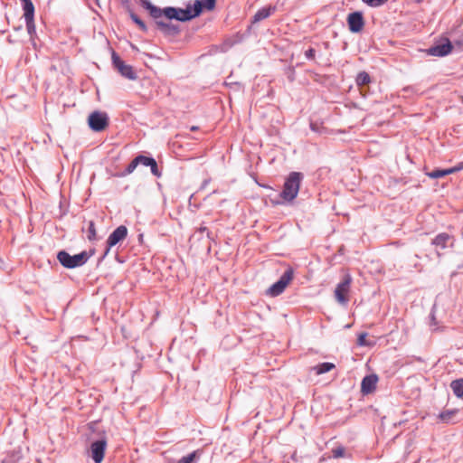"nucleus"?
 <instances>
[{
    "mask_svg": "<svg viewBox=\"0 0 463 463\" xmlns=\"http://www.w3.org/2000/svg\"><path fill=\"white\" fill-rule=\"evenodd\" d=\"M130 18L132 21L139 27V29L143 32L147 31V27L145 23L132 11L129 12Z\"/></svg>",
    "mask_w": 463,
    "mask_h": 463,
    "instance_id": "21",
    "label": "nucleus"
},
{
    "mask_svg": "<svg viewBox=\"0 0 463 463\" xmlns=\"http://www.w3.org/2000/svg\"><path fill=\"white\" fill-rule=\"evenodd\" d=\"M366 336H367L366 333L360 334L357 338V345L360 346L371 345V344L366 341Z\"/></svg>",
    "mask_w": 463,
    "mask_h": 463,
    "instance_id": "28",
    "label": "nucleus"
},
{
    "mask_svg": "<svg viewBox=\"0 0 463 463\" xmlns=\"http://www.w3.org/2000/svg\"><path fill=\"white\" fill-rule=\"evenodd\" d=\"M195 129H197V128H196V127H193V128H192V130H195Z\"/></svg>",
    "mask_w": 463,
    "mask_h": 463,
    "instance_id": "38",
    "label": "nucleus"
},
{
    "mask_svg": "<svg viewBox=\"0 0 463 463\" xmlns=\"http://www.w3.org/2000/svg\"><path fill=\"white\" fill-rule=\"evenodd\" d=\"M455 413H456V411H452V410L444 411L439 414V419L444 422H449L451 418L455 415Z\"/></svg>",
    "mask_w": 463,
    "mask_h": 463,
    "instance_id": "23",
    "label": "nucleus"
},
{
    "mask_svg": "<svg viewBox=\"0 0 463 463\" xmlns=\"http://www.w3.org/2000/svg\"><path fill=\"white\" fill-rule=\"evenodd\" d=\"M197 232H206V235L207 237L210 239V240H213V236H212V232L208 230V228L206 226H200L198 229H197Z\"/></svg>",
    "mask_w": 463,
    "mask_h": 463,
    "instance_id": "32",
    "label": "nucleus"
},
{
    "mask_svg": "<svg viewBox=\"0 0 463 463\" xmlns=\"http://www.w3.org/2000/svg\"><path fill=\"white\" fill-rule=\"evenodd\" d=\"M293 279V269L291 268L285 270L279 279L272 284L267 290V294L270 297L280 295Z\"/></svg>",
    "mask_w": 463,
    "mask_h": 463,
    "instance_id": "5",
    "label": "nucleus"
},
{
    "mask_svg": "<svg viewBox=\"0 0 463 463\" xmlns=\"http://www.w3.org/2000/svg\"><path fill=\"white\" fill-rule=\"evenodd\" d=\"M216 2H194V8L195 10L200 9V14L202 13L203 9H206L208 11H212L215 7Z\"/></svg>",
    "mask_w": 463,
    "mask_h": 463,
    "instance_id": "19",
    "label": "nucleus"
},
{
    "mask_svg": "<svg viewBox=\"0 0 463 463\" xmlns=\"http://www.w3.org/2000/svg\"><path fill=\"white\" fill-rule=\"evenodd\" d=\"M316 51L313 48H309L305 52V57L307 60H313L315 58Z\"/></svg>",
    "mask_w": 463,
    "mask_h": 463,
    "instance_id": "31",
    "label": "nucleus"
},
{
    "mask_svg": "<svg viewBox=\"0 0 463 463\" xmlns=\"http://www.w3.org/2000/svg\"><path fill=\"white\" fill-rule=\"evenodd\" d=\"M144 9L148 11L150 16L155 21L157 30L165 35H176L180 32V27L173 23V20L178 22H186L198 16L200 9L195 10L194 5H188L186 8L165 7L160 8L151 2H141Z\"/></svg>",
    "mask_w": 463,
    "mask_h": 463,
    "instance_id": "1",
    "label": "nucleus"
},
{
    "mask_svg": "<svg viewBox=\"0 0 463 463\" xmlns=\"http://www.w3.org/2000/svg\"><path fill=\"white\" fill-rule=\"evenodd\" d=\"M137 159L136 157L129 163V165L126 167V169L124 170V172H122L121 174L118 175V176H126V175H130L131 173L134 172V170L137 168Z\"/></svg>",
    "mask_w": 463,
    "mask_h": 463,
    "instance_id": "22",
    "label": "nucleus"
},
{
    "mask_svg": "<svg viewBox=\"0 0 463 463\" xmlns=\"http://www.w3.org/2000/svg\"><path fill=\"white\" fill-rule=\"evenodd\" d=\"M372 7H378L382 5L384 2H366Z\"/></svg>",
    "mask_w": 463,
    "mask_h": 463,
    "instance_id": "34",
    "label": "nucleus"
},
{
    "mask_svg": "<svg viewBox=\"0 0 463 463\" xmlns=\"http://www.w3.org/2000/svg\"><path fill=\"white\" fill-rule=\"evenodd\" d=\"M23 10L27 33L30 35L31 42L34 44L36 27L34 24V6L33 2H24Z\"/></svg>",
    "mask_w": 463,
    "mask_h": 463,
    "instance_id": "4",
    "label": "nucleus"
},
{
    "mask_svg": "<svg viewBox=\"0 0 463 463\" xmlns=\"http://www.w3.org/2000/svg\"><path fill=\"white\" fill-rule=\"evenodd\" d=\"M332 453H333V458H342V457H345V449L344 447L339 446V447L334 449L332 450Z\"/></svg>",
    "mask_w": 463,
    "mask_h": 463,
    "instance_id": "26",
    "label": "nucleus"
},
{
    "mask_svg": "<svg viewBox=\"0 0 463 463\" xmlns=\"http://www.w3.org/2000/svg\"><path fill=\"white\" fill-rule=\"evenodd\" d=\"M378 382V377L376 374H369L364 377L361 383V392L364 394H369L373 392Z\"/></svg>",
    "mask_w": 463,
    "mask_h": 463,
    "instance_id": "13",
    "label": "nucleus"
},
{
    "mask_svg": "<svg viewBox=\"0 0 463 463\" xmlns=\"http://www.w3.org/2000/svg\"><path fill=\"white\" fill-rule=\"evenodd\" d=\"M113 66L124 78L134 80L137 79V73L134 71L132 66L126 64L116 52H112L111 54Z\"/></svg>",
    "mask_w": 463,
    "mask_h": 463,
    "instance_id": "6",
    "label": "nucleus"
},
{
    "mask_svg": "<svg viewBox=\"0 0 463 463\" xmlns=\"http://www.w3.org/2000/svg\"><path fill=\"white\" fill-rule=\"evenodd\" d=\"M451 240L449 234L446 232L439 233L433 240L432 244L440 249H445L448 245V242Z\"/></svg>",
    "mask_w": 463,
    "mask_h": 463,
    "instance_id": "15",
    "label": "nucleus"
},
{
    "mask_svg": "<svg viewBox=\"0 0 463 463\" xmlns=\"http://www.w3.org/2000/svg\"><path fill=\"white\" fill-rule=\"evenodd\" d=\"M427 175L430 178L438 179V178L443 177L444 176V173H443V170L437 169V170H433V171L428 173Z\"/></svg>",
    "mask_w": 463,
    "mask_h": 463,
    "instance_id": "29",
    "label": "nucleus"
},
{
    "mask_svg": "<svg viewBox=\"0 0 463 463\" xmlns=\"http://www.w3.org/2000/svg\"><path fill=\"white\" fill-rule=\"evenodd\" d=\"M430 317V327H431V330L435 331V330H437L438 328L436 327V326H437V321H436V317H435V316H434V313H433V312H431Z\"/></svg>",
    "mask_w": 463,
    "mask_h": 463,
    "instance_id": "33",
    "label": "nucleus"
},
{
    "mask_svg": "<svg viewBox=\"0 0 463 463\" xmlns=\"http://www.w3.org/2000/svg\"><path fill=\"white\" fill-rule=\"evenodd\" d=\"M347 24H348L349 30L352 33L361 32L364 25L363 13L356 11V12L349 14L347 16Z\"/></svg>",
    "mask_w": 463,
    "mask_h": 463,
    "instance_id": "11",
    "label": "nucleus"
},
{
    "mask_svg": "<svg viewBox=\"0 0 463 463\" xmlns=\"http://www.w3.org/2000/svg\"><path fill=\"white\" fill-rule=\"evenodd\" d=\"M150 170H151V173L156 176V177H160L161 176V172L159 171L158 169V166H157V163L156 161L155 160V158L152 160L150 165Z\"/></svg>",
    "mask_w": 463,
    "mask_h": 463,
    "instance_id": "27",
    "label": "nucleus"
},
{
    "mask_svg": "<svg viewBox=\"0 0 463 463\" xmlns=\"http://www.w3.org/2000/svg\"><path fill=\"white\" fill-rule=\"evenodd\" d=\"M303 175L298 172H291L285 181L280 197L286 202H292L298 194Z\"/></svg>",
    "mask_w": 463,
    "mask_h": 463,
    "instance_id": "2",
    "label": "nucleus"
},
{
    "mask_svg": "<svg viewBox=\"0 0 463 463\" xmlns=\"http://www.w3.org/2000/svg\"><path fill=\"white\" fill-rule=\"evenodd\" d=\"M355 81L358 86H364L371 81V78L367 72L361 71L357 74Z\"/></svg>",
    "mask_w": 463,
    "mask_h": 463,
    "instance_id": "20",
    "label": "nucleus"
},
{
    "mask_svg": "<svg viewBox=\"0 0 463 463\" xmlns=\"http://www.w3.org/2000/svg\"><path fill=\"white\" fill-rule=\"evenodd\" d=\"M454 167L455 173L463 170V162L458 163Z\"/></svg>",
    "mask_w": 463,
    "mask_h": 463,
    "instance_id": "35",
    "label": "nucleus"
},
{
    "mask_svg": "<svg viewBox=\"0 0 463 463\" xmlns=\"http://www.w3.org/2000/svg\"><path fill=\"white\" fill-rule=\"evenodd\" d=\"M88 239L90 241L96 240V230L95 225L92 221L89 222V228H88Z\"/></svg>",
    "mask_w": 463,
    "mask_h": 463,
    "instance_id": "25",
    "label": "nucleus"
},
{
    "mask_svg": "<svg viewBox=\"0 0 463 463\" xmlns=\"http://www.w3.org/2000/svg\"><path fill=\"white\" fill-rule=\"evenodd\" d=\"M443 173H444V176L448 175H450V174H454L455 173L454 167H450V168H448V169H443Z\"/></svg>",
    "mask_w": 463,
    "mask_h": 463,
    "instance_id": "36",
    "label": "nucleus"
},
{
    "mask_svg": "<svg viewBox=\"0 0 463 463\" xmlns=\"http://www.w3.org/2000/svg\"><path fill=\"white\" fill-rule=\"evenodd\" d=\"M310 128L311 130L315 131V132H317L318 131V127L317 126L316 123H310Z\"/></svg>",
    "mask_w": 463,
    "mask_h": 463,
    "instance_id": "37",
    "label": "nucleus"
},
{
    "mask_svg": "<svg viewBox=\"0 0 463 463\" xmlns=\"http://www.w3.org/2000/svg\"><path fill=\"white\" fill-rule=\"evenodd\" d=\"M201 454L200 450H194L192 453L182 457L177 463H195L200 458Z\"/></svg>",
    "mask_w": 463,
    "mask_h": 463,
    "instance_id": "17",
    "label": "nucleus"
},
{
    "mask_svg": "<svg viewBox=\"0 0 463 463\" xmlns=\"http://www.w3.org/2000/svg\"><path fill=\"white\" fill-rule=\"evenodd\" d=\"M450 388L457 398L463 399V378L456 379L450 383Z\"/></svg>",
    "mask_w": 463,
    "mask_h": 463,
    "instance_id": "16",
    "label": "nucleus"
},
{
    "mask_svg": "<svg viewBox=\"0 0 463 463\" xmlns=\"http://www.w3.org/2000/svg\"><path fill=\"white\" fill-rule=\"evenodd\" d=\"M452 44L449 40L446 39L445 43L436 44L428 49V54L436 57H443L450 53Z\"/></svg>",
    "mask_w": 463,
    "mask_h": 463,
    "instance_id": "12",
    "label": "nucleus"
},
{
    "mask_svg": "<svg viewBox=\"0 0 463 463\" xmlns=\"http://www.w3.org/2000/svg\"><path fill=\"white\" fill-rule=\"evenodd\" d=\"M20 458L19 453L11 455L3 459V463H14Z\"/></svg>",
    "mask_w": 463,
    "mask_h": 463,
    "instance_id": "30",
    "label": "nucleus"
},
{
    "mask_svg": "<svg viewBox=\"0 0 463 463\" xmlns=\"http://www.w3.org/2000/svg\"><path fill=\"white\" fill-rule=\"evenodd\" d=\"M333 368H335L334 364L326 362L315 366L314 370L316 371L317 374H323L331 371Z\"/></svg>",
    "mask_w": 463,
    "mask_h": 463,
    "instance_id": "18",
    "label": "nucleus"
},
{
    "mask_svg": "<svg viewBox=\"0 0 463 463\" xmlns=\"http://www.w3.org/2000/svg\"><path fill=\"white\" fill-rule=\"evenodd\" d=\"M108 120L109 118L106 113L94 111L89 116L88 122L92 130L99 132L108 126Z\"/></svg>",
    "mask_w": 463,
    "mask_h": 463,
    "instance_id": "8",
    "label": "nucleus"
},
{
    "mask_svg": "<svg viewBox=\"0 0 463 463\" xmlns=\"http://www.w3.org/2000/svg\"><path fill=\"white\" fill-rule=\"evenodd\" d=\"M128 236V229L124 225H120L116 228L109 236L107 240V249L104 252L103 257H105L110 250V249L118 244L119 241L126 239Z\"/></svg>",
    "mask_w": 463,
    "mask_h": 463,
    "instance_id": "9",
    "label": "nucleus"
},
{
    "mask_svg": "<svg viewBox=\"0 0 463 463\" xmlns=\"http://www.w3.org/2000/svg\"><path fill=\"white\" fill-rule=\"evenodd\" d=\"M136 159H137V165H145V166H149L152 160L154 159L153 157H149V156H143V155H139L137 156H136Z\"/></svg>",
    "mask_w": 463,
    "mask_h": 463,
    "instance_id": "24",
    "label": "nucleus"
},
{
    "mask_svg": "<svg viewBox=\"0 0 463 463\" xmlns=\"http://www.w3.org/2000/svg\"><path fill=\"white\" fill-rule=\"evenodd\" d=\"M90 258V255L86 251H82L79 254L70 255L65 250H61L57 254V259L60 263L67 269H74L84 265Z\"/></svg>",
    "mask_w": 463,
    "mask_h": 463,
    "instance_id": "3",
    "label": "nucleus"
},
{
    "mask_svg": "<svg viewBox=\"0 0 463 463\" xmlns=\"http://www.w3.org/2000/svg\"><path fill=\"white\" fill-rule=\"evenodd\" d=\"M352 283V277L350 274H345L340 283L337 284L335 289V297L336 300L343 305H346L348 302L347 294L350 290Z\"/></svg>",
    "mask_w": 463,
    "mask_h": 463,
    "instance_id": "7",
    "label": "nucleus"
},
{
    "mask_svg": "<svg viewBox=\"0 0 463 463\" xmlns=\"http://www.w3.org/2000/svg\"><path fill=\"white\" fill-rule=\"evenodd\" d=\"M276 11V6L267 5L260 8L252 17L251 23L257 24L268 17H269Z\"/></svg>",
    "mask_w": 463,
    "mask_h": 463,
    "instance_id": "14",
    "label": "nucleus"
},
{
    "mask_svg": "<svg viewBox=\"0 0 463 463\" xmlns=\"http://www.w3.org/2000/svg\"><path fill=\"white\" fill-rule=\"evenodd\" d=\"M107 448L106 438L99 439L90 444V457L95 463H101Z\"/></svg>",
    "mask_w": 463,
    "mask_h": 463,
    "instance_id": "10",
    "label": "nucleus"
}]
</instances>
